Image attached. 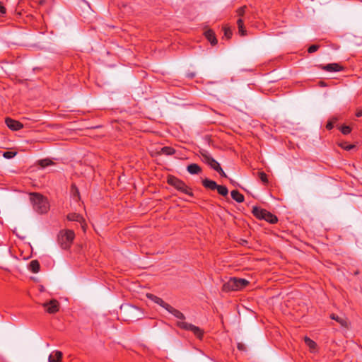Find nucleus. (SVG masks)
I'll return each instance as SVG.
<instances>
[{"label":"nucleus","mask_w":362,"mask_h":362,"mask_svg":"<svg viewBox=\"0 0 362 362\" xmlns=\"http://www.w3.org/2000/svg\"><path fill=\"white\" fill-rule=\"evenodd\" d=\"M216 189L218 192L223 196H226L228 193V190L225 186L218 185Z\"/></svg>","instance_id":"b1692460"},{"label":"nucleus","mask_w":362,"mask_h":362,"mask_svg":"<svg viewBox=\"0 0 362 362\" xmlns=\"http://www.w3.org/2000/svg\"><path fill=\"white\" fill-rule=\"evenodd\" d=\"M42 305L46 309L47 312L50 314L55 313L59 310V303L55 299L43 303Z\"/></svg>","instance_id":"6e6552de"},{"label":"nucleus","mask_w":362,"mask_h":362,"mask_svg":"<svg viewBox=\"0 0 362 362\" xmlns=\"http://www.w3.org/2000/svg\"><path fill=\"white\" fill-rule=\"evenodd\" d=\"M30 269L34 272L37 273L40 270V264L37 260H33L30 262Z\"/></svg>","instance_id":"6ab92c4d"},{"label":"nucleus","mask_w":362,"mask_h":362,"mask_svg":"<svg viewBox=\"0 0 362 362\" xmlns=\"http://www.w3.org/2000/svg\"><path fill=\"white\" fill-rule=\"evenodd\" d=\"M30 197L33 209L36 212L45 214L48 211L49 204L46 197L39 193H30Z\"/></svg>","instance_id":"f257e3e1"},{"label":"nucleus","mask_w":362,"mask_h":362,"mask_svg":"<svg viewBox=\"0 0 362 362\" xmlns=\"http://www.w3.org/2000/svg\"><path fill=\"white\" fill-rule=\"evenodd\" d=\"M238 349L239 350H240V351H245L246 350L245 344H243L242 343H238Z\"/></svg>","instance_id":"f704fd0d"},{"label":"nucleus","mask_w":362,"mask_h":362,"mask_svg":"<svg viewBox=\"0 0 362 362\" xmlns=\"http://www.w3.org/2000/svg\"><path fill=\"white\" fill-rule=\"evenodd\" d=\"M74 231L71 230L62 231L59 235V242L61 246L64 249H68L74 238Z\"/></svg>","instance_id":"7ed1b4c3"},{"label":"nucleus","mask_w":362,"mask_h":362,"mask_svg":"<svg viewBox=\"0 0 362 362\" xmlns=\"http://www.w3.org/2000/svg\"><path fill=\"white\" fill-rule=\"evenodd\" d=\"M331 318L332 320H336L337 322L339 320V319L340 318V317H339V316H337V315H336L334 314H332V315H331Z\"/></svg>","instance_id":"e433bc0d"},{"label":"nucleus","mask_w":362,"mask_h":362,"mask_svg":"<svg viewBox=\"0 0 362 362\" xmlns=\"http://www.w3.org/2000/svg\"><path fill=\"white\" fill-rule=\"evenodd\" d=\"M68 219L69 221H72L80 222L81 223V227H82L83 230H85V224L83 223V218L79 214H70L68 216Z\"/></svg>","instance_id":"4468645a"},{"label":"nucleus","mask_w":362,"mask_h":362,"mask_svg":"<svg viewBox=\"0 0 362 362\" xmlns=\"http://www.w3.org/2000/svg\"><path fill=\"white\" fill-rule=\"evenodd\" d=\"M214 170L216 171H217L218 173H219L222 176L226 177L227 175H226V173H224V171L223 170V169L221 168V167L220 166V165H218L217 166V168H215Z\"/></svg>","instance_id":"473e14b6"},{"label":"nucleus","mask_w":362,"mask_h":362,"mask_svg":"<svg viewBox=\"0 0 362 362\" xmlns=\"http://www.w3.org/2000/svg\"><path fill=\"white\" fill-rule=\"evenodd\" d=\"M204 35L207 40L211 42L212 45H214L217 43V40L214 35V33L212 30H208L204 33Z\"/></svg>","instance_id":"dca6fc26"},{"label":"nucleus","mask_w":362,"mask_h":362,"mask_svg":"<svg viewBox=\"0 0 362 362\" xmlns=\"http://www.w3.org/2000/svg\"><path fill=\"white\" fill-rule=\"evenodd\" d=\"M16 155V152H13V151H6L3 153V156L7 159L11 158L14 157Z\"/></svg>","instance_id":"a878e982"},{"label":"nucleus","mask_w":362,"mask_h":362,"mask_svg":"<svg viewBox=\"0 0 362 362\" xmlns=\"http://www.w3.org/2000/svg\"><path fill=\"white\" fill-rule=\"evenodd\" d=\"M341 132L344 134H348L351 132V128L349 126H343L341 129Z\"/></svg>","instance_id":"c85d7f7f"},{"label":"nucleus","mask_w":362,"mask_h":362,"mask_svg":"<svg viewBox=\"0 0 362 362\" xmlns=\"http://www.w3.org/2000/svg\"><path fill=\"white\" fill-rule=\"evenodd\" d=\"M231 197L234 200L239 203L243 202L244 201L243 195L239 193V192H238L237 190H233L231 192Z\"/></svg>","instance_id":"a211bd4d"},{"label":"nucleus","mask_w":362,"mask_h":362,"mask_svg":"<svg viewBox=\"0 0 362 362\" xmlns=\"http://www.w3.org/2000/svg\"><path fill=\"white\" fill-rule=\"evenodd\" d=\"M177 325L182 329L191 330L199 339L202 338L203 332L198 327L185 322H179Z\"/></svg>","instance_id":"423d86ee"},{"label":"nucleus","mask_w":362,"mask_h":362,"mask_svg":"<svg viewBox=\"0 0 362 362\" xmlns=\"http://www.w3.org/2000/svg\"><path fill=\"white\" fill-rule=\"evenodd\" d=\"M337 118H333L331 121H329L327 124V128L328 129H331L333 127V123L337 121Z\"/></svg>","instance_id":"72a5a7b5"},{"label":"nucleus","mask_w":362,"mask_h":362,"mask_svg":"<svg viewBox=\"0 0 362 362\" xmlns=\"http://www.w3.org/2000/svg\"><path fill=\"white\" fill-rule=\"evenodd\" d=\"M71 194L74 198H76L78 197L79 192L78 189L75 186H72Z\"/></svg>","instance_id":"c756f323"},{"label":"nucleus","mask_w":362,"mask_h":362,"mask_svg":"<svg viewBox=\"0 0 362 362\" xmlns=\"http://www.w3.org/2000/svg\"><path fill=\"white\" fill-rule=\"evenodd\" d=\"M259 177L263 182L267 183L268 182L267 175L264 173H259Z\"/></svg>","instance_id":"cd10ccee"},{"label":"nucleus","mask_w":362,"mask_h":362,"mask_svg":"<svg viewBox=\"0 0 362 362\" xmlns=\"http://www.w3.org/2000/svg\"><path fill=\"white\" fill-rule=\"evenodd\" d=\"M5 122L7 127L13 131L18 130L23 127V124L21 122L11 118H6Z\"/></svg>","instance_id":"1a4fd4ad"},{"label":"nucleus","mask_w":362,"mask_h":362,"mask_svg":"<svg viewBox=\"0 0 362 362\" xmlns=\"http://www.w3.org/2000/svg\"><path fill=\"white\" fill-rule=\"evenodd\" d=\"M321 68L327 71H339L341 69V67L336 63L321 66Z\"/></svg>","instance_id":"f8f14e48"},{"label":"nucleus","mask_w":362,"mask_h":362,"mask_svg":"<svg viewBox=\"0 0 362 362\" xmlns=\"http://www.w3.org/2000/svg\"><path fill=\"white\" fill-rule=\"evenodd\" d=\"M249 281L244 279L230 278L223 285V291H238L245 287Z\"/></svg>","instance_id":"f03ea898"},{"label":"nucleus","mask_w":362,"mask_h":362,"mask_svg":"<svg viewBox=\"0 0 362 362\" xmlns=\"http://www.w3.org/2000/svg\"><path fill=\"white\" fill-rule=\"evenodd\" d=\"M356 116H357V117H361V116H362V110H358V111L356 112Z\"/></svg>","instance_id":"58836bf2"},{"label":"nucleus","mask_w":362,"mask_h":362,"mask_svg":"<svg viewBox=\"0 0 362 362\" xmlns=\"http://www.w3.org/2000/svg\"><path fill=\"white\" fill-rule=\"evenodd\" d=\"M187 170L192 175L199 174L201 173V168L195 163H192L187 167Z\"/></svg>","instance_id":"2eb2a0df"},{"label":"nucleus","mask_w":362,"mask_h":362,"mask_svg":"<svg viewBox=\"0 0 362 362\" xmlns=\"http://www.w3.org/2000/svg\"><path fill=\"white\" fill-rule=\"evenodd\" d=\"M160 153H165L166 155H172L175 153V150L170 147H163L160 149V152H158V154Z\"/></svg>","instance_id":"5701e85b"},{"label":"nucleus","mask_w":362,"mask_h":362,"mask_svg":"<svg viewBox=\"0 0 362 362\" xmlns=\"http://www.w3.org/2000/svg\"><path fill=\"white\" fill-rule=\"evenodd\" d=\"M165 310H167L170 313L173 314L177 319H180V320H185V315L181 312H180L179 310L173 308L169 304L165 308Z\"/></svg>","instance_id":"9d476101"},{"label":"nucleus","mask_w":362,"mask_h":362,"mask_svg":"<svg viewBox=\"0 0 362 362\" xmlns=\"http://www.w3.org/2000/svg\"><path fill=\"white\" fill-rule=\"evenodd\" d=\"M202 184L205 187L211 189H215L218 187V185L214 181L207 178L202 180Z\"/></svg>","instance_id":"f3484780"},{"label":"nucleus","mask_w":362,"mask_h":362,"mask_svg":"<svg viewBox=\"0 0 362 362\" xmlns=\"http://www.w3.org/2000/svg\"><path fill=\"white\" fill-rule=\"evenodd\" d=\"M168 183L172 186L175 187L177 189L185 194L192 195V193L189 192L186 185L182 181L178 180L177 178L175 177H170L168 178Z\"/></svg>","instance_id":"39448f33"},{"label":"nucleus","mask_w":362,"mask_h":362,"mask_svg":"<svg viewBox=\"0 0 362 362\" xmlns=\"http://www.w3.org/2000/svg\"><path fill=\"white\" fill-rule=\"evenodd\" d=\"M62 357V353L59 351H56L49 356V362H60Z\"/></svg>","instance_id":"ddd939ff"},{"label":"nucleus","mask_w":362,"mask_h":362,"mask_svg":"<svg viewBox=\"0 0 362 362\" xmlns=\"http://www.w3.org/2000/svg\"><path fill=\"white\" fill-rule=\"evenodd\" d=\"M5 12H6L5 8L1 4H0V13H5Z\"/></svg>","instance_id":"4c0bfd02"},{"label":"nucleus","mask_w":362,"mask_h":362,"mask_svg":"<svg viewBox=\"0 0 362 362\" xmlns=\"http://www.w3.org/2000/svg\"><path fill=\"white\" fill-rule=\"evenodd\" d=\"M339 146L346 150H351L354 147V145H346V144L345 142L341 143L339 144Z\"/></svg>","instance_id":"2f4dec72"},{"label":"nucleus","mask_w":362,"mask_h":362,"mask_svg":"<svg viewBox=\"0 0 362 362\" xmlns=\"http://www.w3.org/2000/svg\"><path fill=\"white\" fill-rule=\"evenodd\" d=\"M245 6L244 7H241L238 10V13L239 16H243L245 13Z\"/></svg>","instance_id":"c9c22d12"},{"label":"nucleus","mask_w":362,"mask_h":362,"mask_svg":"<svg viewBox=\"0 0 362 362\" xmlns=\"http://www.w3.org/2000/svg\"><path fill=\"white\" fill-rule=\"evenodd\" d=\"M200 153L202 157V160L210 165L213 169L217 168V166L219 165V163L216 160H214L206 151L202 150Z\"/></svg>","instance_id":"0eeeda50"},{"label":"nucleus","mask_w":362,"mask_h":362,"mask_svg":"<svg viewBox=\"0 0 362 362\" xmlns=\"http://www.w3.org/2000/svg\"><path fill=\"white\" fill-rule=\"evenodd\" d=\"M129 312H130V313H131V312H133V311H134V310H136V308H134V307H129Z\"/></svg>","instance_id":"ea45409f"},{"label":"nucleus","mask_w":362,"mask_h":362,"mask_svg":"<svg viewBox=\"0 0 362 362\" xmlns=\"http://www.w3.org/2000/svg\"><path fill=\"white\" fill-rule=\"evenodd\" d=\"M238 30H239V33L241 35H246V30L243 26V21L242 19H238Z\"/></svg>","instance_id":"4be33fe9"},{"label":"nucleus","mask_w":362,"mask_h":362,"mask_svg":"<svg viewBox=\"0 0 362 362\" xmlns=\"http://www.w3.org/2000/svg\"><path fill=\"white\" fill-rule=\"evenodd\" d=\"M37 163L42 168L47 167V166H49V165H52L54 164L53 162L51 160L48 159V158L40 160L37 161Z\"/></svg>","instance_id":"412c9836"},{"label":"nucleus","mask_w":362,"mask_h":362,"mask_svg":"<svg viewBox=\"0 0 362 362\" xmlns=\"http://www.w3.org/2000/svg\"><path fill=\"white\" fill-rule=\"evenodd\" d=\"M146 297L149 299H151V300H153L154 303L158 304L159 305L162 306L163 308H164L165 309V308L168 306V303H165L161 298L153 295V294H151V293H147L146 294Z\"/></svg>","instance_id":"9b49d317"},{"label":"nucleus","mask_w":362,"mask_h":362,"mask_svg":"<svg viewBox=\"0 0 362 362\" xmlns=\"http://www.w3.org/2000/svg\"><path fill=\"white\" fill-rule=\"evenodd\" d=\"M337 322H339L341 325V326L344 327H349V322L347 320L346 318L340 317Z\"/></svg>","instance_id":"393cba45"},{"label":"nucleus","mask_w":362,"mask_h":362,"mask_svg":"<svg viewBox=\"0 0 362 362\" xmlns=\"http://www.w3.org/2000/svg\"><path fill=\"white\" fill-rule=\"evenodd\" d=\"M252 213L257 218L264 219L271 223H274L277 221V218L274 215L264 209L255 206L253 207Z\"/></svg>","instance_id":"20e7f679"},{"label":"nucleus","mask_w":362,"mask_h":362,"mask_svg":"<svg viewBox=\"0 0 362 362\" xmlns=\"http://www.w3.org/2000/svg\"><path fill=\"white\" fill-rule=\"evenodd\" d=\"M223 30H224V36L226 38L229 39L232 35L231 30H230L229 28H227V27H224Z\"/></svg>","instance_id":"bb28decb"},{"label":"nucleus","mask_w":362,"mask_h":362,"mask_svg":"<svg viewBox=\"0 0 362 362\" xmlns=\"http://www.w3.org/2000/svg\"><path fill=\"white\" fill-rule=\"evenodd\" d=\"M304 341H305V343L309 346L310 351L312 352L315 351V350L317 347L316 343L307 337H305L304 338Z\"/></svg>","instance_id":"aec40b11"},{"label":"nucleus","mask_w":362,"mask_h":362,"mask_svg":"<svg viewBox=\"0 0 362 362\" xmlns=\"http://www.w3.org/2000/svg\"><path fill=\"white\" fill-rule=\"evenodd\" d=\"M319 48V45H311L309 48H308V52L309 53H313V52H316Z\"/></svg>","instance_id":"7c9ffc66"}]
</instances>
